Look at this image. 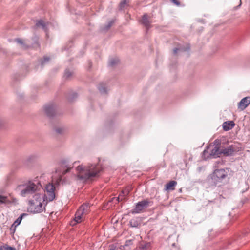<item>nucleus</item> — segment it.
Segmentation results:
<instances>
[{"label": "nucleus", "instance_id": "nucleus-27", "mask_svg": "<svg viewBox=\"0 0 250 250\" xmlns=\"http://www.w3.org/2000/svg\"><path fill=\"white\" fill-rule=\"evenodd\" d=\"M132 244H133L132 240H127L125 242V243L124 244L123 247H124V248H125V247H127V246L132 245Z\"/></svg>", "mask_w": 250, "mask_h": 250}, {"label": "nucleus", "instance_id": "nucleus-1", "mask_svg": "<svg viewBox=\"0 0 250 250\" xmlns=\"http://www.w3.org/2000/svg\"><path fill=\"white\" fill-rule=\"evenodd\" d=\"M103 170L99 164H89L88 166L79 165L77 167V177L78 179L85 182L98 176Z\"/></svg>", "mask_w": 250, "mask_h": 250}, {"label": "nucleus", "instance_id": "nucleus-6", "mask_svg": "<svg viewBox=\"0 0 250 250\" xmlns=\"http://www.w3.org/2000/svg\"><path fill=\"white\" fill-rule=\"evenodd\" d=\"M55 188L52 183H48L45 186V194L42 198L45 200V205L48 202L52 201L55 197Z\"/></svg>", "mask_w": 250, "mask_h": 250}, {"label": "nucleus", "instance_id": "nucleus-29", "mask_svg": "<svg viewBox=\"0 0 250 250\" xmlns=\"http://www.w3.org/2000/svg\"><path fill=\"white\" fill-rule=\"evenodd\" d=\"M208 151L207 149H205L203 152V156L204 157V158H208L209 156L208 155Z\"/></svg>", "mask_w": 250, "mask_h": 250}, {"label": "nucleus", "instance_id": "nucleus-7", "mask_svg": "<svg viewBox=\"0 0 250 250\" xmlns=\"http://www.w3.org/2000/svg\"><path fill=\"white\" fill-rule=\"evenodd\" d=\"M149 201L147 200H144L138 202L131 212L133 214L139 213L142 212L145 208L148 207Z\"/></svg>", "mask_w": 250, "mask_h": 250}, {"label": "nucleus", "instance_id": "nucleus-2", "mask_svg": "<svg viewBox=\"0 0 250 250\" xmlns=\"http://www.w3.org/2000/svg\"><path fill=\"white\" fill-rule=\"evenodd\" d=\"M42 188L40 183L36 180H28L24 183L19 185L17 188V190L19 191L20 195L22 197H30L40 194L38 192Z\"/></svg>", "mask_w": 250, "mask_h": 250}, {"label": "nucleus", "instance_id": "nucleus-18", "mask_svg": "<svg viewBox=\"0 0 250 250\" xmlns=\"http://www.w3.org/2000/svg\"><path fill=\"white\" fill-rule=\"evenodd\" d=\"M98 89L101 93H106L107 92V90L105 87V85L103 83H100L98 86Z\"/></svg>", "mask_w": 250, "mask_h": 250}, {"label": "nucleus", "instance_id": "nucleus-16", "mask_svg": "<svg viewBox=\"0 0 250 250\" xmlns=\"http://www.w3.org/2000/svg\"><path fill=\"white\" fill-rule=\"evenodd\" d=\"M36 25L37 27L42 26V28L45 30H46V23L43 21L40 20L37 21Z\"/></svg>", "mask_w": 250, "mask_h": 250}, {"label": "nucleus", "instance_id": "nucleus-23", "mask_svg": "<svg viewBox=\"0 0 250 250\" xmlns=\"http://www.w3.org/2000/svg\"><path fill=\"white\" fill-rule=\"evenodd\" d=\"M0 250H16L14 247L8 246L7 244L0 247Z\"/></svg>", "mask_w": 250, "mask_h": 250}, {"label": "nucleus", "instance_id": "nucleus-21", "mask_svg": "<svg viewBox=\"0 0 250 250\" xmlns=\"http://www.w3.org/2000/svg\"><path fill=\"white\" fill-rule=\"evenodd\" d=\"M9 201L7 196L0 195V204L8 203Z\"/></svg>", "mask_w": 250, "mask_h": 250}, {"label": "nucleus", "instance_id": "nucleus-5", "mask_svg": "<svg viewBox=\"0 0 250 250\" xmlns=\"http://www.w3.org/2000/svg\"><path fill=\"white\" fill-rule=\"evenodd\" d=\"M228 171L225 169H215L210 175L211 182L216 185L218 183H222L224 179L228 178Z\"/></svg>", "mask_w": 250, "mask_h": 250}, {"label": "nucleus", "instance_id": "nucleus-12", "mask_svg": "<svg viewBox=\"0 0 250 250\" xmlns=\"http://www.w3.org/2000/svg\"><path fill=\"white\" fill-rule=\"evenodd\" d=\"M141 22L146 27L147 29H149L151 27V22L149 21L148 19V16L146 13H145L143 15Z\"/></svg>", "mask_w": 250, "mask_h": 250}, {"label": "nucleus", "instance_id": "nucleus-34", "mask_svg": "<svg viewBox=\"0 0 250 250\" xmlns=\"http://www.w3.org/2000/svg\"><path fill=\"white\" fill-rule=\"evenodd\" d=\"M114 22V21H113V20H112V21H110L108 23V25H107V28H106V29H109L110 28V27L112 25V24H113Z\"/></svg>", "mask_w": 250, "mask_h": 250}, {"label": "nucleus", "instance_id": "nucleus-3", "mask_svg": "<svg viewBox=\"0 0 250 250\" xmlns=\"http://www.w3.org/2000/svg\"><path fill=\"white\" fill-rule=\"evenodd\" d=\"M45 200L42 198V194H35L33 196V199L28 201V211L33 213H38L42 212L45 209Z\"/></svg>", "mask_w": 250, "mask_h": 250}, {"label": "nucleus", "instance_id": "nucleus-8", "mask_svg": "<svg viewBox=\"0 0 250 250\" xmlns=\"http://www.w3.org/2000/svg\"><path fill=\"white\" fill-rule=\"evenodd\" d=\"M60 171L59 173V180H61L62 179V175H64L67 173L71 168V166L69 164V162L67 160H64L62 161L60 163Z\"/></svg>", "mask_w": 250, "mask_h": 250}, {"label": "nucleus", "instance_id": "nucleus-17", "mask_svg": "<svg viewBox=\"0 0 250 250\" xmlns=\"http://www.w3.org/2000/svg\"><path fill=\"white\" fill-rule=\"evenodd\" d=\"M26 215L25 213L21 214L14 222L13 224L15 227H17L21 223L23 216Z\"/></svg>", "mask_w": 250, "mask_h": 250}, {"label": "nucleus", "instance_id": "nucleus-9", "mask_svg": "<svg viewBox=\"0 0 250 250\" xmlns=\"http://www.w3.org/2000/svg\"><path fill=\"white\" fill-rule=\"evenodd\" d=\"M238 151V148L234 145H231L227 148L221 149V154H223L226 156H231L234 152Z\"/></svg>", "mask_w": 250, "mask_h": 250}, {"label": "nucleus", "instance_id": "nucleus-15", "mask_svg": "<svg viewBox=\"0 0 250 250\" xmlns=\"http://www.w3.org/2000/svg\"><path fill=\"white\" fill-rule=\"evenodd\" d=\"M177 185V182L175 181H170L165 185V189L166 190H173L175 186Z\"/></svg>", "mask_w": 250, "mask_h": 250}, {"label": "nucleus", "instance_id": "nucleus-36", "mask_svg": "<svg viewBox=\"0 0 250 250\" xmlns=\"http://www.w3.org/2000/svg\"><path fill=\"white\" fill-rule=\"evenodd\" d=\"M179 50V48H175L173 49V53H174V54H176L177 53V52H178V51Z\"/></svg>", "mask_w": 250, "mask_h": 250}, {"label": "nucleus", "instance_id": "nucleus-11", "mask_svg": "<svg viewBox=\"0 0 250 250\" xmlns=\"http://www.w3.org/2000/svg\"><path fill=\"white\" fill-rule=\"evenodd\" d=\"M44 110L46 115L49 117H52L55 115V107L53 104L45 106Z\"/></svg>", "mask_w": 250, "mask_h": 250}, {"label": "nucleus", "instance_id": "nucleus-28", "mask_svg": "<svg viewBox=\"0 0 250 250\" xmlns=\"http://www.w3.org/2000/svg\"><path fill=\"white\" fill-rule=\"evenodd\" d=\"M50 60L49 57H44L43 60L41 62V64L43 65L46 62L49 61Z\"/></svg>", "mask_w": 250, "mask_h": 250}, {"label": "nucleus", "instance_id": "nucleus-4", "mask_svg": "<svg viewBox=\"0 0 250 250\" xmlns=\"http://www.w3.org/2000/svg\"><path fill=\"white\" fill-rule=\"evenodd\" d=\"M90 210V206L89 203L82 204L76 212L74 221L76 223L81 222L84 218L85 216L89 213Z\"/></svg>", "mask_w": 250, "mask_h": 250}, {"label": "nucleus", "instance_id": "nucleus-26", "mask_svg": "<svg viewBox=\"0 0 250 250\" xmlns=\"http://www.w3.org/2000/svg\"><path fill=\"white\" fill-rule=\"evenodd\" d=\"M72 75V73L68 70H66L64 73V77L69 78Z\"/></svg>", "mask_w": 250, "mask_h": 250}, {"label": "nucleus", "instance_id": "nucleus-19", "mask_svg": "<svg viewBox=\"0 0 250 250\" xmlns=\"http://www.w3.org/2000/svg\"><path fill=\"white\" fill-rule=\"evenodd\" d=\"M129 224L132 227H137L139 225V223L136 219L133 218L130 220Z\"/></svg>", "mask_w": 250, "mask_h": 250}, {"label": "nucleus", "instance_id": "nucleus-22", "mask_svg": "<svg viewBox=\"0 0 250 250\" xmlns=\"http://www.w3.org/2000/svg\"><path fill=\"white\" fill-rule=\"evenodd\" d=\"M132 187L131 185H129L127 187H126L125 189H124L123 191V194H126L127 196H128V194L130 192V191L132 190Z\"/></svg>", "mask_w": 250, "mask_h": 250}, {"label": "nucleus", "instance_id": "nucleus-10", "mask_svg": "<svg viewBox=\"0 0 250 250\" xmlns=\"http://www.w3.org/2000/svg\"><path fill=\"white\" fill-rule=\"evenodd\" d=\"M250 104V97L243 98L238 103V108L241 110H244Z\"/></svg>", "mask_w": 250, "mask_h": 250}, {"label": "nucleus", "instance_id": "nucleus-39", "mask_svg": "<svg viewBox=\"0 0 250 250\" xmlns=\"http://www.w3.org/2000/svg\"><path fill=\"white\" fill-rule=\"evenodd\" d=\"M74 225H75V224H72V226H74Z\"/></svg>", "mask_w": 250, "mask_h": 250}, {"label": "nucleus", "instance_id": "nucleus-32", "mask_svg": "<svg viewBox=\"0 0 250 250\" xmlns=\"http://www.w3.org/2000/svg\"><path fill=\"white\" fill-rule=\"evenodd\" d=\"M149 246V244L148 243L146 244L145 245H143L141 246V249L143 250H146L147 249V248H148V247Z\"/></svg>", "mask_w": 250, "mask_h": 250}, {"label": "nucleus", "instance_id": "nucleus-13", "mask_svg": "<svg viewBox=\"0 0 250 250\" xmlns=\"http://www.w3.org/2000/svg\"><path fill=\"white\" fill-rule=\"evenodd\" d=\"M234 125L235 124L232 121L225 122L223 124V128L225 131H228L233 128Z\"/></svg>", "mask_w": 250, "mask_h": 250}, {"label": "nucleus", "instance_id": "nucleus-33", "mask_svg": "<svg viewBox=\"0 0 250 250\" xmlns=\"http://www.w3.org/2000/svg\"><path fill=\"white\" fill-rule=\"evenodd\" d=\"M16 41L19 44H21V45H24L23 41L19 38L16 39Z\"/></svg>", "mask_w": 250, "mask_h": 250}, {"label": "nucleus", "instance_id": "nucleus-38", "mask_svg": "<svg viewBox=\"0 0 250 250\" xmlns=\"http://www.w3.org/2000/svg\"><path fill=\"white\" fill-rule=\"evenodd\" d=\"M249 229H250V226H249Z\"/></svg>", "mask_w": 250, "mask_h": 250}, {"label": "nucleus", "instance_id": "nucleus-24", "mask_svg": "<svg viewBox=\"0 0 250 250\" xmlns=\"http://www.w3.org/2000/svg\"><path fill=\"white\" fill-rule=\"evenodd\" d=\"M118 62H119L118 59L112 58L109 61V65L111 66H113L115 64H117Z\"/></svg>", "mask_w": 250, "mask_h": 250}, {"label": "nucleus", "instance_id": "nucleus-37", "mask_svg": "<svg viewBox=\"0 0 250 250\" xmlns=\"http://www.w3.org/2000/svg\"><path fill=\"white\" fill-rule=\"evenodd\" d=\"M74 96L76 97V96H77V94H74Z\"/></svg>", "mask_w": 250, "mask_h": 250}, {"label": "nucleus", "instance_id": "nucleus-14", "mask_svg": "<svg viewBox=\"0 0 250 250\" xmlns=\"http://www.w3.org/2000/svg\"><path fill=\"white\" fill-rule=\"evenodd\" d=\"M221 154V149L217 146H215L210 151L209 153L210 156L216 158L219 157Z\"/></svg>", "mask_w": 250, "mask_h": 250}, {"label": "nucleus", "instance_id": "nucleus-25", "mask_svg": "<svg viewBox=\"0 0 250 250\" xmlns=\"http://www.w3.org/2000/svg\"><path fill=\"white\" fill-rule=\"evenodd\" d=\"M127 196L126 194H123V191L120 193L119 196L117 197V200L118 202L122 201L124 200Z\"/></svg>", "mask_w": 250, "mask_h": 250}, {"label": "nucleus", "instance_id": "nucleus-35", "mask_svg": "<svg viewBox=\"0 0 250 250\" xmlns=\"http://www.w3.org/2000/svg\"><path fill=\"white\" fill-rule=\"evenodd\" d=\"M56 131L59 134H61L63 132V129L59 128L56 129Z\"/></svg>", "mask_w": 250, "mask_h": 250}, {"label": "nucleus", "instance_id": "nucleus-31", "mask_svg": "<svg viewBox=\"0 0 250 250\" xmlns=\"http://www.w3.org/2000/svg\"><path fill=\"white\" fill-rule=\"evenodd\" d=\"M170 1L178 6H179L181 5L180 2L178 0H170Z\"/></svg>", "mask_w": 250, "mask_h": 250}, {"label": "nucleus", "instance_id": "nucleus-20", "mask_svg": "<svg viewBox=\"0 0 250 250\" xmlns=\"http://www.w3.org/2000/svg\"><path fill=\"white\" fill-rule=\"evenodd\" d=\"M129 1V0H122L119 4V9L120 10H123L125 6L127 5Z\"/></svg>", "mask_w": 250, "mask_h": 250}, {"label": "nucleus", "instance_id": "nucleus-30", "mask_svg": "<svg viewBox=\"0 0 250 250\" xmlns=\"http://www.w3.org/2000/svg\"><path fill=\"white\" fill-rule=\"evenodd\" d=\"M16 227L14 225H13V224L12 225V226H11L10 228V230L11 231V234H14L15 233V230H16Z\"/></svg>", "mask_w": 250, "mask_h": 250}]
</instances>
